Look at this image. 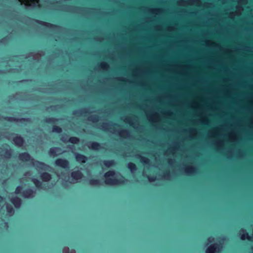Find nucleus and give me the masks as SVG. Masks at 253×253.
<instances>
[{
	"label": "nucleus",
	"instance_id": "nucleus-33",
	"mask_svg": "<svg viewBox=\"0 0 253 253\" xmlns=\"http://www.w3.org/2000/svg\"><path fill=\"white\" fill-rule=\"evenodd\" d=\"M23 121L26 122H30L31 121L30 118H23Z\"/></svg>",
	"mask_w": 253,
	"mask_h": 253
},
{
	"label": "nucleus",
	"instance_id": "nucleus-40",
	"mask_svg": "<svg viewBox=\"0 0 253 253\" xmlns=\"http://www.w3.org/2000/svg\"><path fill=\"white\" fill-rule=\"evenodd\" d=\"M173 162V161H172V160H169V161H168V163H169V164H170V163H171V162Z\"/></svg>",
	"mask_w": 253,
	"mask_h": 253
},
{
	"label": "nucleus",
	"instance_id": "nucleus-41",
	"mask_svg": "<svg viewBox=\"0 0 253 253\" xmlns=\"http://www.w3.org/2000/svg\"><path fill=\"white\" fill-rule=\"evenodd\" d=\"M2 200V197L0 195V203Z\"/></svg>",
	"mask_w": 253,
	"mask_h": 253
},
{
	"label": "nucleus",
	"instance_id": "nucleus-31",
	"mask_svg": "<svg viewBox=\"0 0 253 253\" xmlns=\"http://www.w3.org/2000/svg\"><path fill=\"white\" fill-rule=\"evenodd\" d=\"M124 134H128V131L126 130H123L120 132V135L123 136Z\"/></svg>",
	"mask_w": 253,
	"mask_h": 253
},
{
	"label": "nucleus",
	"instance_id": "nucleus-20",
	"mask_svg": "<svg viewBox=\"0 0 253 253\" xmlns=\"http://www.w3.org/2000/svg\"><path fill=\"white\" fill-rule=\"evenodd\" d=\"M241 239L242 240L247 239L248 241H251L252 240V238L249 235L247 232H246L245 233L241 234Z\"/></svg>",
	"mask_w": 253,
	"mask_h": 253
},
{
	"label": "nucleus",
	"instance_id": "nucleus-48",
	"mask_svg": "<svg viewBox=\"0 0 253 253\" xmlns=\"http://www.w3.org/2000/svg\"><path fill=\"white\" fill-rule=\"evenodd\" d=\"M242 231H245V230L244 229H242Z\"/></svg>",
	"mask_w": 253,
	"mask_h": 253
},
{
	"label": "nucleus",
	"instance_id": "nucleus-3",
	"mask_svg": "<svg viewBox=\"0 0 253 253\" xmlns=\"http://www.w3.org/2000/svg\"><path fill=\"white\" fill-rule=\"evenodd\" d=\"M55 164L56 166L64 169H68L69 168V161L64 159L58 158L56 159Z\"/></svg>",
	"mask_w": 253,
	"mask_h": 253
},
{
	"label": "nucleus",
	"instance_id": "nucleus-22",
	"mask_svg": "<svg viewBox=\"0 0 253 253\" xmlns=\"http://www.w3.org/2000/svg\"><path fill=\"white\" fill-rule=\"evenodd\" d=\"M137 158H140L141 159V162L144 164H149V160L148 158L145 157H142L141 155H138L137 156Z\"/></svg>",
	"mask_w": 253,
	"mask_h": 253
},
{
	"label": "nucleus",
	"instance_id": "nucleus-37",
	"mask_svg": "<svg viewBox=\"0 0 253 253\" xmlns=\"http://www.w3.org/2000/svg\"><path fill=\"white\" fill-rule=\"evenodd\" d=\"M164 175L165 176H169V173L167 171L165 173Z\"/></svg>",
	"mask_w": 253,
	"mask_h": 253
},
{
	"label": "nucleus",
	"instance_id": "nucleus-38",
	"mask_svg": "<svg viewBox=\"0 0 253 253\" xmlns=\"http://www.w3.org/2000/svg\"><path fill=\"white\" fill-rule=\"evenodd\" d=\"M61 140L63 141V142H66V140L65 139H64V137H62L61 138Z\"/></svg>",
	"mask_w": 253,
	"mask_h": 253
},
{
	"label": "nucleus",
	"instance_id": "nucleus-9",
	"mask_svg": "<svg viewBox=\"0 0 253 253\" xmlns=\"http://www.w3.org/2000/svg\"><path fill=\"white\" fill-rule=\"evenodd\" d=\"M15 0L13 2V10H12V20H13V28H12V34L14 36L16 34V26L15 25V22H16V9L14 7Z\"/></svg>",
	"mask_w": 253,
	"mask_h": 253
},
{
	"label": "nucleus",
	"instance_id": "nucleus-25",
	"mask_svg": "<svg viewBox=\"0 0 253 253\" xmlns=\"http://www.w3.org/2000/svg\"><path fill=\"white\" fill-rule=\"evenodd\" d=\"M6 208L8 213H12L13 211H14L13 207L9 204L6 205Z\"/></svg>",
	"mask_w": 253,
	"mask_h": 253
},
{
	"label": "nucleus",
	"instance_id": "nucleus-14",
	"mask_svg": "<svg viewBox=\"0 0 253 253\" xmlns=\"http://www.w3.org/2000/svg\"><path fill=\"white\" fill-rule=\"evenodd\" d=\"M32 182L38 189H42L43 184L39 180L36 178H33Z\"/></svg>",
	"mask_w": 253,
	"mask_h": 253
},
{
	"label": "nucleus",
	"instance_id": "nucleus-11",
	"mask_svg": "<svg viewBox=\"0 0 253 253\" xmlns=\"http://www.w3.org/2000/svg\"><path fill=\"white\" fill-rule=\"evenodd\" d=\"M40 178L43 182H48L51 179L52 177L50 173L47 172H43L41 173Z\"/></svg>",
	"mask_w": 253,
	"mask_h": 253
},
{
	"label": "nucleus",
	"instance_id": "nucleus-24",
	"mask_svg": "<svg viewBox=\"0 0 253 253\" xmlns=\"http://www.w3.org/2000/svg\"><path fill=\"white\" fill-rule=\"evenodd\" d=\"M87 110L86 109H80L77 111H75L74 112V114H78L80 115H85L87 113Z\"/></svg>",
	"mask_w": 253,
	"mask_h": 253
},
{
	"label": "nucleus",
	"instance_id": "nucleus-50",
	"mask_svg": "<svg viewBox=\"0 0 253 253\" xmlns=\"http://www.w3.org/2000/svg\"><path fill=\"white\" fill-rule=\"evenodd\" d=\"M252 251H253V247L252 248Z\"/></svg>",
	"mask_w": 253,
	"mask_h": 253
},
{
	"label": "nucleus",
	"instance_id": "nucleus-28",
	"mask_svg": "<svg viewBox=\"0 0 253 253\" xmlns=\"http://www.w3.org/2000/svg\"><path fill=\"white\" fill-rule=\"evenodd\" d=\"M11 203L13 206L15 208H16V196H15L14 195L12 196V198L11 199Z\"/></svg>",
	"mask_w": 253,
	"mask_h": 253
},
{
	"label": "nucleus",
	"instance_id": "nucleus-34",
	"mask_svg": "<svg viewBox=\"0 0 253 253\" xmlns=\"http://www.w3.org/2000/svg\"><path fill=\"white\" fill-rule=\"evenodd\" d=\"M208 242L209 243H211L212 242V241L213 240V238H212V237H210L209 238H208Z\"/></svg>",
	"mask_w": 253,
	"mask_h": 253
},
{
	"label": "nucleus",
	"instance_id": "nucleus-1",
	"mask_svg": "<svg viewBox=\"0 0 253 253\" xmlns=\"http://www.w3.org/2000/svg\"><path fill=\"white\" fill-rule=\"evenodd\" d=\"M115 171L113 170H110L105 173L104 176L105 178V182L108 185H116L124 184L126 181L125 178L122 176V178L117 179L113 178L115 175Z\"/></svg>",
	"mask_w": 253,
	"mask_h": 253
},
{
	"label": "nucleus",
	"instance_id": "nucleus-4",
	"mask_svg": "<svg viewBox=\"0 0 253 253\" xmlns=\"http://www.w3.org/2000/svg\"><path fill=\"white\" fill-rule=\"evenodd\" d=\"M35 192L31 188H27L24 189L21 192V196L25 199H31L34 197Z\"/></svg>",
	"mask_w": 253,
	"mask_h": 253
},
{
	"label": "nucleus",
	"instance_id": "nucleus-17",
	"mask_svg": "<svg viewBox=\"0 0 253 253\" xmlns=\"http://www.w3.org/2000/svg\"><path fill=\"white\" fill-rule=\"evenodd\" d=\"M68 142L73 144H77L79 142V138L75 136H72L70 137Z\"/></svg>",
	"mask_w": 253,
	"mask_h": 253
},
{
	"label": "nucleus",
	"instance_id": "nucleus-47",
	"mask_svg": "<svg viewBox=\"0 0 253 253\" xmlns=\"http://www.w3.org/2000/svg\"><path fill=\"white\" fill-rule=\"evenodd\" d=\"M14 165H14V163L13 162V166L14 167Z\"/></svg>",
	"mask_w": 253,
	"mask_h": 253
},
{
	"label": "nucleus",
	"instance_id": "nucleus-43",
	"mask_svg": "<svg viewBox=\"0 0 253 253\" xmlns=\"http://www.w3.org/2000/svg\"><path fill=\"white\" fill-rule=\"evenodd\" d=\"M40 164L41 165H44V164L42 163V162H40Z\"/></svg>",
	"mask_w": 253,
	"mask_h": 253
},
{
	"label": "nucleus",
	"instance_id": "nucleus-42",
	"mask_svg": "<svg viewBox=\"0 0 253 253\" xmlns=\"http://www.w3.org/2000/svg\"><path fill=\"white\" fill-rule=\"evenodd\" d=\"M114 126H119V125L118 124H116V123L114 124Z\"/></svg>",
	"mask_w": 253,
	"mask_h": 253
},
{
	"label": "nucleus",
	"instance_id": "nucleus-29",
	"mask_svg": "<svg viewBox=\"0 0 253 253\" xmlns=\"http://www.w3.org/2000/svg\"><path fill=\"white\" fill-rule=\"evenodd\" d=\"M20 141H23V139L17 134V146L19 145Z\"/></svg>",
	"mask_w": 253,
	"mask_h": 253
},
{
	"label": "nucleus",
	"instance_id": "nucleus-2",
	"mask_svg": "<svg viewBox=\"0 0 253 253\" xmlns=\"http://www.w3.org/2000/svg\"><path fill=\"white\" fill-rule=\"evenodd\" d=\"M222 249V243L220 242L210 245L206 250V253H220Z\"/></svg>",
	"mask_w": 253,
	"mask_h": 253
},
{
	"label": "nucleus",
	"instance_id": "nucleus-30",
	"mask_svg": "<svg viewBox=\"0 0 253 253\" xmlns=\"http://www.w3.org/2000/svg\"><path fill=\"white\" fill-rule=\"evenodd\" d=\"M21 200L17 197V210L19 208L20 205Z\"/></svg>",
	"mask_w": 253,
	"mask_h": 253
},
{
	"label": "nucleus",
	"instance_id": "nucleus-27",
	"mask_svg": "<svg viewBox=\"0 0 253 253\" xmlns=\"http://www.w3.org/2000/svg\"><path fill=\"white\" fill-rule=\"evenodd\" d=\"M100 67L103 69H106L109 67V65L107 63L103 62L101 64Z\"/></svg>",
	"mask_w": 253,
	"mask_h": 253
},
{
	"label": "nucleus",
	"instance_id": "nucleus-12",
	"mask_svg": "<svg viewBox=\"0 0 253 253\" xmlns=\"http://www.w3.org/2000/svg\"><path fill=\"white\" fill-rule=\"evenodd\" d=\"M75 158L78 162L82 163H85L87 160V157L86 156L83 154L79 153H77L76 154Z\"/></svg>",
	"mask_w": 253,
	"mask_h": 253
},
{
	"label": "nucleus",
	"instance_id": "nucleus-39",
	"mask_svg": "<svg viewBox=\"0 0 253 253\" xmlns=\"http://www.w3.org/2000/svg\"><path fill=\"white\" fill-rule=\"evenodd\" d=\"M12 57H13V58H14L16 57V55L15 54V53H13Z\"/></svg>",
	"mask_w": 253,
	"mask_h": 253
},
{
	"label": "nucleus",
	"instance_id": "nucleus-36",
	"mask_svg": "<svg viewBox=\"0 0 253 253\" xmlns=\"http://www.w3.org/2000/svg\"><path fill=\"white\" fill-rule=\"evenodd\" d=\"M19 189H20L19 186H17V188H16V190H17V194L19 193Z\"/></svg>",
	"mask_w": 253,
	"mask_h": 253
},
{
	"label": "nucleus",
	"instance_id": "nucleus-16",
	"mask_svg": "<svg viewBox=\"0 0 253 253\" xmlns=\"http://www.w3.org/2000/svg\"><path fill=\"white\" fill-rule=\"evenodd\" d=\"M127 168L128 169H129L132 172H134L137 169V167L135 164L133 163H129L127 165Z\"/></svg>",
	"mask_w": 253,
	"mask_h": 253
},
{
	"label": "nucleus",
	"instance_id": "nucleus-15",
	"mask_svg": "<svg viewBox=\"0 0 253 253\" xmlns=\"http://www.w3.org/2000/svg\"><path fill=\"white\" fill-rule=\"evenodd\" d=\"M103 164L106 168H109L115 165V161L113 160H105L103 161Z\"/></svg>",
	"mask_w": 253,
	"mask_h": 253
},
{
	"label": "nucleus",
	"instance_id": "nucleus-21",
	"mask_svg": "<svg viewBox=\"0 0 253 253\" xmlns=\"http://www.w3.org/2000/svg\"><path fill=\"white\" fill-rule=\"evenodd\" d=\"M88 119L89 121H91L93 123H96L99 120V116L96 115L91 116L88 117Z\"/></svg>",
	"mask_w": 253,
	"mask_h": 253
},
{
	"label": "nucleus",
	"instance_id": "nucleus-6",
	"mask_svg": "<svg viewBox=\"0 0 253 253\" xmlns=\"http://www.w3.org/2000/svg\"><path fill=\"white\" fill-rule=\"evenodd\" d=\"M18 157L21 160L25 162H31L33 160L31 155L28 152H23L20 153Z\"/></svg>",
	"mask_w": 253,
	"mask_h": 253
},
{
	"label": "nucleus",
	"instance_id": "nucleus-26",
	"mask_svg": "<svg viewBox=\"0 0 253 253\" xmlns=\"http://www.w3.org/2000/svg\"><path fill=\"white\" fill-rule=\"evenodd\" d=\"M147 178L150 182L155 181L156 179V176H154L148 175Z\"/></svg>",
	"mask_w": 253,
	"mask_h": 253
},
{
	"label": "nucleus",
	"instance_id": "nucleus-8",
	"mask_svg": "<svg viewBox=\"0 0 253 253\" xmlns=\"http://www.w3.org/2000/svg\"><path fill=\"white\" fill-rule=\"evenodd\" d=\"M87 146L88 148L93 150H98L101 147V144L95 141L89 142Z\"/></svg>",
	"mask_w": 253,
	"mask_h": 253
},
{
	"label": "nucleus",
	"instance_id": "nucleus-35",
	"mask_svg": "<svg viewBox=\"0 0 253 253\" xmlns=\"http://www.w3.org/2000/svg\"><path fill=\"white\" fill-rule=\"evenodd\" d=\"M12 119L13 121H16V116L13 115L12 117Z\"/></svg>",
	"mask_w": 253,
	"mask_h": 253
},
{
	"label": "nucleus",
	"instance_id": "nucleus-32",
	"mask_svg": "<svg viewBox=\"0 0 253 253\" xmlns=\"http://www.w3.org/2000/svg\"><path fill=\"white\" fill-rule=\"evenodd\" d=\"M14 134V133H13V135ZM12 143L13 144H15L16 145V136H13V138H12Z\"/></svg>",
	"mask_w": 253,
	"mask_h": 253
},
{
	"label": "nucleus",
	"instance_id": "nucleus-49",
	"mask_svg": "<svg viewBox=\"0 0 253 253\" xmlns=\"http://www.w3.org/2000/svg\"><path fill=\"white\" fill-rule=\"evenodd\" d=\"M102 127H103V128H104V125H103V126H102Z\"/></svg>",
	"mask_w": 253,
	"mask_h": 253
},
{
	"label": "nucleus",
	"instance_id": "nucleus-51",
	"mask_svg": "<svg viewBox=\"0 0 253 253\" xmlns=\"http://www.w3.org/2000/svg\"><path fill=\"white\" fill-rule=\"evenodd\" d=\"M2 71L0 70V72H1Z\"/></svg>",
	"mask_w": 253,
	"mask_h": 253
},
{
	"label": "nucleus",
	"instance_id": "nucleus-46",
	"mask_svg": "<svg viewBox=\"0 0 253 253\" xmlns=\"http://www.w3.org/2000/svg\"><path fill=\"white\" fill-rule=\"evenodd\" d=\"M19 0H17V5L18 4V1H19Z\"/></svg>",
	"mask_w": 253,
	"mask_h": 253
},
{
	"label": "nucleus",
	"instance_id": "nucleus-10",
	"mask_svg": "<svg viewBox=\"0 0 253 253\" xmlns=\"http://www.w3.org/2000/svg\"><path fill=\"white\" fill-rule=\"evenodd\" d=\"M61 150V148L58 147H53L50 148L48 151V154L50 157H56L58 156L57 152L60 151Z\"/></svg>",
	"mask_w": 253,
	"mask_h": 253
},
{
	"label": "nucleus",
	"instance_id": "nucleus-18",
	"mask_svg": "<svg viewBox=\"0 0 253 253\" xmlns=\"http://www.w3.org/2000/svg\"><path fill=\"white\" fill-rule=\"evenodd\" d=\"M89 184L92 186H97L100 184V180L97 179L91 178L89 180Z\"/></svg>",
	"mask_w": 253,
	"mask_h": 253
},
{
	"label": "nucleus",
	"instance_id": "nucleus-44",
	"mask_svg": "<svg viewBox=\"0 0 253 253\" xmlns=\"http://www.w3.org/2000/svg\"><path fill=\"white\" fill-rule=\"evenodd\" d=\"M12 70H13V72H14V71H15V70H16V69H15V68H13L12 69Z\"/></svg>",
	"mask_w": 253,
	"mask_h": 253
},
{
	"label": "nucleus",
	"instance_id": "nucleus-5",
	"mask_svg": "<svg viewBox=\"0 0 253 253\" xmlns=\"http://www.w3.org/2000/svg\"><path fill=\"white\" fill-rule=\"evenodd\" d=\"M31 20L33 21H35L36 23L41 25V26H44L46 28H50V29H55V28H57L59 27V26L57 25H54V24H51L50 23H48V22H44V21H41V20H38V19H34V18H30Z\"/></svg>",
	"mask_w": 253,
	"mask_h": 253
},
{
	"label": "nucleus",
	"instance_id": "nucleus-45",
	"mask_svg": "<svg viewBox=\"0 0 253 253\" xmlns=\"http://www.w3.org/2000/svg\"><path fill=\"white\" fill-rule=\"evenodd\" d=\"M12 96H13V97L14 98V97H15L16 96H15V95L13 93V95H12Z\"/></svg>",
	"mask_w": 253,
	"mask_h": 253
},
{
	"label": "nucleus",
	"instance_id": "nucleus-19",
	"mask_svg": "<svg viewBox=\"0 0 253 253\" xmlns=\"http://www.w3.org/2000/svg\"><path fill=\"white\" fill-rule=\"evenodd\" d=\"M62 129L61 127L56 125H53L52 127V131L57 133H60L62 132Z\"/></svg>",
	"mask_w": 253,
	"mask_h": 253
},
{
	"label": "nucleus",
	"instance_id": "nucleus-23",
	"mask_svg": "<svg viewBox=\"0 0 253 253\" xmlns=\"http://www.w3.org/2000/svg\"><path fill=\"white\" fill-rule=\"evenodd\" d=\"M195 168L192 167H188L185 171L187 173L193 174L195 172Z\"/></svg>",
	"mask_w": 253,
	"mask_h": 253
},
{
	"label": "nucleus",
	"instance_id": "nucleus-13",
	"mask_svg": "<svg viewBox=\"0 0 253 253\" xmlns=\"http://www.w3.org/2000/svg\"><path fill=\"white\" fill-rule=\"evenodd\" d=\"M58 119L55 117H49L46 118L44 120V122L45 123L48 124H55L58 122Z\"/></svg>",
	"mask_w": 253,
	"mask_h": 253
},
{
	"label": "nucleus",
	"instance_id": "nucleus-7",
	"mask_svg": "<svg viewBox=\"0 0 253 253\" xmlns=\"http://www.w3.org/2000/svg\"><path fill=\"white\" fill-rule=\"evenodd\" d=\"M71 176L73 180L77 181L83 177V174L80 170H77L72 171L71 173Z\"/></svg>",
	"mask_w": 253,
	"mask_h": 253
}]
</instances>
